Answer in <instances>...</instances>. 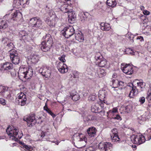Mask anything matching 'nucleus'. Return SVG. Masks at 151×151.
I'll return each mask as SVG.
<instances>
[{"label": "nucleus", "mask_w": 151, "mask_h": 151, "mask_svg": "<svg viewBox=\"0 0 151 151\" xmlns=\"http://www.w3.org/2000/svg\"><path fill=\"white\" fill-rule=\"evenodd\" d=\"M100 25L101 29L102 30L108 31L111 28L110 24L107 23H101Z\"/></svg>", "instance_id": "obj_19"}, {"label": "nucleus", "mask_w": 151, "mask_h": 151, "mask_svg": "<svg viewBox=\"0 0 151 151\" xmlns=\"http://www.w3.org/2000/svg\"><path fill=\"white\" fill-rule=\"evenodd\" d=\"M125 52L127 54L132 55V50L130 48H127L125 51Z\"/></svg>", "instance_id": "obj_43"}, {"label": "nucleus", "mask_w": 151, "mask_h": 151, "mask_svg": "<svg viewBox=\"0 0 151 151\" xmlns=\"http://www.w3.org/2000/svg\"><path fill=\"white\" fill-rule=\"evenodd\" d=\"M70 97L74 101H77L80 98L79 95H70Z\"/></svg>", "instance_id": "obj_34"}, {"label": "nucleus", "mask_w": 151, "mask_h": 151, "mask_svg": "<svg viewBox=\"0 0 151 151\" xmlns=\"http://www.w3.org/2000/svg\"><path fill=\"white\" fill-rule=\"evenodd\" d=\"M77 137L78 141H84L85 142H86V139L84 134H78Z\"/></svg>", "instance_id": "obj_26"}, {"label": "nucleus", "mask_w": 151, "mask_h": 151, "mask_svg": "<svg viewBox=\"0 0 151 151\" xmlns=\"http://www.w3.org/2000/svg\"><path fill=\"white\" fill-rule=\"evenodd\" d=\"M14 2L17 6L27 4V0H14Z\"/></svg>", "instance_id": "obj_23"}, {"label": "nucleus", "mask_w": 151, "mask_h": 151, "mask_svg": "<svg viewBox=\"0 0 151 151\" xmlns=\"http://www.w3.org/2000/svg\"><path fill=\"white\" fill-rule=\"evenodd\" d=\"M134 130H133V132ZM133 137L134 142V144L137 145H140L144 143L145 142V138L144 136L142 135H140L138 136V135L133 134Z\"/></svg>", "instance_id": "obj_9"}, {"label": "nucleus", "mask_w": 151, "mask_h": 151, "mask_svg": "<svg viewBox=\"0 0 151 151\" xmlns=\"http://www.w3.org/2000/svg\"><path fill=\"white\" fill-rule=\"evenodd\" d=\"M137 40H139V41L141 42H143L144 41L143 37L142 36H137L136 38Z\"/></svg>", "instance_id": "obj_48"}, {"label": "nucleus", "mask_w": 151, "mask_h": 151, "mask_svg": "<svg viewBox=\"0 0 151 151\" xmlns=\"http://www.w3.org/2000/svg\"><path fill=\"white\" fill-rule=\"evenodd\" d=\"M70 8V6L66 4H63L61 7L60 9L61 11L64 13H68L70 11L69 9Z\"/></svg>", "instance_id": "obj_20"}, {"label": "nucleus", "mask_w": 151, "mask_h": 151, "mask_svg": "<svg viewBox=\"0 0 151 151\" xmlns=\"http://www.w3.org/2000/svg\"><path fill=\"white\" fill-rule=\"evenodd\" d=\"M102 58V56L101 55L100 56L96 57V58H95L96 60H100V59Z\"/></svg>", "instance_id": "obj_59"}, {"label": "nucleus", "mask_w": 151, "mask_h": 151, "mask_svg": "<svg viewBox=\"0 0 151 151\" xmlns=\"http://www.w3.org/2000/svg\"><path fill=\"white\" fill-rule=\"evenodd\" d=\"M9 52L10 54V59L19 56V54L17 51L14 50H11L9 51Z\"/></svg>", "instance_id": "obj_22"}, {"label": "nucleus", "mask_w": 151, "mask_h": 151, "mask_svg": "<svg viewBox=\"0 0 151 151\" xmlns=\"http://www.w3.org/2000/svg\"><path fill=\"white\" fill-rule=\"evenodd\" d=\"M147 94H151V89H150V90H148Z\"/></svg>", "instance_id": "obj_64"}, {"label": "nucleus", "mask_w": 151, "mask_h": 151, "mask_svg": "<svg viewBox=\"0 0 151 151\" xmlns=\"http://www.w3.org/2000/svg\"><path fill=\"white\" fill-rule=\"evenodd\" d=\"M116 81V83H119V86H123L124 85V82H123L121 81Z\"/></svg>", "instance_id": "obj_53"}, {"label": "nucleus", "mask_w": 151, "mask_h": 151, "mask_svg": "<svg viewBox=\"0 0 151 151\" xmlns=\"http://www.w3.org/2000/svg\"><path fill=\"white\" fill-rule=\"evenodd\" d=\"M22 145L23 148L26 150L29 151V150H30L32 149V147L31 146L27 145L24 143H23Z\"/></svg>", "instance_id": "obj_37"}, {"label": "nucleus", "mask_w": 151, "mask_h": 151, "mask_svg": "<svg viewBox=\"0 0 151 151\" xmlns=\"http://www.w3.org/2000/svg\"><path fill=\"white\" fill-rule=\"evenodd\" d=\"M112 118L114 119H116L120 120H121L122 119V118H121L120 116L118 114H117L115 116H113Z\"/></svg>", "instance_id": "obj_49"}, {"label": "nucleus", "mask_w": 151, "mask_h": 151, "mask_svg": "<svg viewBox=\"0 0 151 151\" xmlns=\"http://www.w3.org/2000/svg\"><path fill=\"white\" fill-rule=\"evenodd\" d=\"M138 93V89L136 88V86L134 85L133 83V94H137Z\"/></svg>", "instance_id": "obj_42"}, {"label": "nucleus", "mask_w": 151, "mask_h": 151, "mask_svg": "<svg viewBox=\"0 0 151 151\" xmlns=\"http://www.w3.org/2000/svg\"><path fill=\"white\" fill-rule=\"evenodd\" d=\"M45 135V133L44 132H42L41 133V135H40L41 137H44Z\"/></svg>", "instance_id": "obj_62"}, {"label": "nucleus", "mask_w": 151, "mask_h": 151, "mask_svg": "<svg viewBox=\"0 0 151 151\" xmlns=\"http://www.w3.org/2000/svg\"><path fill=\"white\" fill-rule=\"evenodd\" d=\"M6 132L9 136L12 137V139H14V138L20 139L21 137L18 134L17 130L14 127H8L6 129Z\"/></svg>", "instance_id": "obj_4"}, {"label": "nucleus", "mask_w": 151, "mask_h": 151, "mask_svg": "<svg viewBox=\"0 0 151 151\" xmlns=\"http://www.w3.org/2000/svg\"><path fill=\"white\" fill-rule=\"evenodd\" d=\"M85 151H93V148L92 147H90L88 148Z\"/></svg>", "instance_id": "obj_57"}, {"label": "nucleus", "mask_w": 151, "mask_h": 151, "mask_svg": "<svg viewBox=\"0 0 151 151\" xmlns=\"http://www.w3.org/2000/svg\"><path fill=\"white\" fill-rule=\"evenodd\" d=\"M147 133L148 131H147L144 133L145 136H144V137H145V140H149L151 138V130L150 131L149 134H147Z\"/></svg>", "instance_id": "obj_31"}, {"label": "nucleus", "mask_w": 151, "mask_h": 151, "mask_svg": "<svg viewBox=\"0 0 151 151\" xmlns=\"http://www.w3.org/2000/svg\"><path fill=\"white\" fill-rule=\"evenodd\" d=\"M147 49L150 52H151V45H149L147 46Z\"/></svg>", "instance_id": "obj_55"}, {"label": "nucleus", "mask_w": 151, "mask_h": 151, "mask_svg": "<svg viewBox=\"0 0 151 151\" xmlns=\"http://www.w3.org/2000/svg\"><path fill=\"white\" fill-rule=\"evenodd\" d=\"M48 15L44 17L45 21L50 26H53L55 24V15L51 12L49 13Z\"/></svg>", "instance_id": "obj_7"}, {"label": "nucleus", "mask_w": 151, "mask_h": 151, "mask_svg": "<svg viewBox=\"0 0 151 151\" xmlns=\"http://www.w3.org/2000/svg\"><path fill=\"white\" fill-rule=\"evenodd\" d=\"M98 107H97L96 105L93 106L92 107V111L93 112H94L96 110H98Z\"/></svg>", "instance_id": "obj_46"}, {"label": "nucleus", "mask_w": 151, "mask_h": 151, "mask_svg": "<svg viewBox=\"0 0 151 151\" xmlns=\"http://www.w3.org/2000/svg\"><path fill=\"white\" fill-rule=\"evenodd\" d=\"M75 32V30L72 26L66 27L61 31V34L65 38H68L73 35Z\"/></svg>", "instance_id": "obj_6"}, {"label": "nucleus", "mask_w": 151, "mask_h": 151, "mask_svg": "<svg viewBox=\"0 0 151 151\" xmlns=\"http://www.w3.org/2000/svg\"><path fill=\"white\" fill-rule=\"evenodd\" d=\"M117 81H118V80L117 79H116L113 80L112 81L113 87L114 88H117L119 86V83H116Z\"/></svg>", "instance_id": "obj_38"}, {"label": "nucleus", "mask_w": 151, "mask_h": 151, "mask_svg": "<svg viewBox=\"0 0 151 151\" xmlns=\"http://www.w3.org/2000/svg\"><path fill=\"white\" fill-rule=\"evenodd\" d=\"M106 4L108 6L114 7L116 5V3L115 0H107Z\"/></svg>", "instance_id": "obj_25"}, {"label": "nucleus", "mask_w": 151, "mask_h": 151, "mask_svg": "<svg viewBox=\"0 0 151 151\" xmlns=\"http://www.w3.org/2000/svg\"><path fill=\"white\" fill-rule=\"evenodd\" d=\"M89 100L92 101H94L95 99V95H90L89 96Z\"/></svg>", "instance_id": "obj_47"}, {"label": "nucleus", "mask_w": 151, "mask_h": 151, "mask_svg": "<svg viewBox=\"0 0 151 151\" xmlns=\"http://www.w3.org/2000/svg\"><path fill=\"white\" fill-rule=\"evenodd\" d=\"M137 86L141 88L144 87L145 85V83L142 82H137Z\"/></svg>", "instance_id": "obj_36"}, {"label": "nucleus", "mask_w": 151, "mask_h": 151, "mask_svg": "<svg viewBox=\"0 0 151 151\" xmlns=\"http://www.w3.org/2000/svg\"><path fill=\"white\" fill-rule=\"evenodd\" d=\"M111 137L112 141L114 142L118 141L120 140V139L118 137V135H111Z\"/></svg>", "instance_id": "obj_33"}, {"label": "nucleus", "mask_w": 151, "mask_h": 151, "mask_svg": "<svg viewBox=\"0 0 151 151\" xmlns=\"http://www.w3.org/2000/svg\"><path fill=\"white\" fill-rule=\"evenodd\" d=\"M19 36L23 40L26 39L27 37V34L25 31H22L20 32Z\"/></svg>", "instance_id": "obj_30"}, {"label": "nucleus", "mask_w": 151, "mask_h": 151, "mask_svg": "<svg viewBox=\"0 0 151 151\" xmlns=\"http://www.w3.org/2000/svg\"><path fill=\"white\" fill-rule=\"evenodd\" d=\"M112 145L109 142L100 143L98 145V149L102 151H107L110 149Z\"/></svg>", "instance_id": "obj_12"}, {"label": "nucleus", "mask_w": 151, "mask_h": 151, "mask_svg": "<svg viewBox=\"0 0 151 151\" xmlns=\"http://www.w3.org/2000/svg\"><path fill=\"white\" fill-rule=\"evenodd\" d=\"M44 109L46 111L53 117H55V115L47 107L46 103L45 104V106L44 107Z\"/></svg>", "instance_id": "obj_29"}, {"label": "nucleus", "mask_w": 151, "mask_h": 151, "mask_svg": "<svg viewBox=\"0 0 151 151\" xmlns=\"http://www.w3.org/2000/svg\"><path fill=\"white\" fill-rule=\"evenodd\" d=\"M4 17L8 18L7 20L8 22H11L12 20L13 21H17L22 17V14L19 11H16L11 15H6Z\"/></svg>", "instance_id": "obj_5"}, {"label": "nucleus", "mask_w": 151, "mask_h": 151, "mask_svg": "<svg viewBox=\"0 0 151 151\" xmlns=\"http://www.w3.org/2000/svg\"><path fill=\"white\" fill-rule=\"evenodd\" d=\"M145 98L144 97H142L139 99V101L141 104H143L145 102Z\"/></svg>", "instance_id": "obj_45"}, {"label": "nucleus", "mask_w": 151, "mask_h": 151, "mask_svg": "<svg viewBox=\"0 0 151 151\" xmlns=\"http://www.w3.org/2000/svg\"><path fill=\"white\" fill-rule=\"evenodd\" d=\"M8 27V24L5 21L0 19V29H5Z\"/></svg>", "instance_id": "obj_21"}, {"label": "nucleus", "mask_w": 151, "mask_h": 151, "mask_svg": "<svg viewBox=\"0 0 151 151\" xmlns=\"http://www.w3.org/2000/svg\"><path fill=\"white\" fill-rule=\"evenodd\" d=\"M0 71H4L8 73H10L12 76L16 75L13 64L9 62L3 63L0 65Z\"/></svg>", "instance_id": "obj_2"}, {"label": "nucleus", "mask_w": 151, "mask_h": 151, "mask_svg": "<svg viewBox=\"0 0 151 151\" xmlns=\"http://www.w3.org/2000/svg\"><path fill=\"white\" fill-rule=\"evenodd\" d=\"M75 37L76 39L80 42H82L84 40L83 36L81 32L75 33Z\"/></svg>", "instance_id": "obj_18"}, {"label": "nucleus", "mask_w": 151, "mask_h": 151, "mask_svg": "<svg viewBox=\"0 0 151 151\" xmlns=\"http://www.w3.org/2000/svg\"><path fill=\"white\" fill-rule=\"evenodd\" d=\"M130 64H122L121 68L123 72L127 75H130L132 74V67L128 66Z\"/></svg>", "instance_id": "obj_11"}, {"label": "nucleus", "mask_w": 151, "mask_h": 151, "mask_svg": "<svg viewBox=\"0 0 151 151\" xmlns=\"http://www.w3.org/2000/svg\"><path fill=\"white\" fill-rule=\"evenodd\" d=\"M29 24L32 29H37L42 27V22L39 18L35 17L31 19Z\"/></svg>", "instance_id": "obj_3"}, {"label": "nucleus", "mask_w": 151, "mask_h": 151, "mask_svg": "<svg viewBox=\"0 0 151 151\" xmlns=\"http://www.w3.org/2000/svg\"><path fill=\"white\" fill-rule=\"evenodd\" d=\"M23 120L27 122V126L29 127L34 125L36 122L35 115L34 114H32L29 116H25L24 117Z\"/></svg>", "instance_id": "obj_8"}, {"label": "nucleus", "mask_w": 151, "mask_h": 151, "mask_svg": "<svg viewBox=\"0 0 151 151\" xmlns=\"http://www.w3.org/2000/svg\"><path fill=\"white\" fill-rule=\"evenodd\" d=\"M137 82H139V81L137 79L135 80V81H133V85L135 86L137 84Z\"/></svg>", "instance_id": "obj_56"}, {"label": "nucleus", "mask_w": 151, "mask_h": 151, "mask_svg": "<svg viewBox=\"0 0 151 151\" xmlns=\"http://www.w3.org/2000/svg\"><path fill=\"white\" fill-rule=\"evenodd\" d=\"M130 35H129V34H128L127 35H126V37L128 38L130 40H131V35L130 34Z\"/></svg>", "instance_id": "obj_61"}, {"label": "nucleus", "mask_w": 151, "mask_h": 151, "mask_svg": "<svg viewBox=\"0 0 151 151\" xmlns=\"http://www.w3.org/2000/svg\"><path fill=\"white\" fill-rule=\"evenodd\" d=\"M57 68L61 73H65L68 71V68L67 65L63 63L60 62L58 64Z\"/></svg>", "instance_id": "obj_13"}, {"label": "nucleus", "mask_w": 151, "mask_h": 151, "mask_svg": "<svg viewBox=\"0 0 151 151\" xmlns=\"http://www.w3.org/2000/svg\"><path fill=\"white\" fill-rule=\"evenodd\" d=\"M2 42L4 44H5L7 43H8L10 41L8 38L5 37L2 38Z\"/></svg>", "instance_id": "obj_39"}, {"label": "nucleus", "mask_w": 151, "mask_h": 151, "mask_svg": "<svg viewBox=\"0 0 151 151\" xmlns=\"http://www.w3.org/2000/svg\"><path fill=\"white\" fill-rule=\"evenodd\" d=\"M143 12L144 14L145 15H149L150 14V12L147 10H144Z\"/></svg>", "instance_id": "obj_52"}, {"label": "nucleus", "mask_w": 151, "mask_h": 151, "mask_svg": "<svg viewBox=\"0 0 151 151\" xmlns=\"http://www.w3.org/2000/svg\"><path fill=\"white\" fill-rule=\"evenodd\" d=\"M140 8L143 11L144 10V9H145V7L143 6H140Z\"/></svg>", "instance_id": "obj_63"}, {"label": "nucleus", "mask_w": 151, "mask_h": 151, "mask_svg": "<svg viewBox=\"0 0 151 151\" xmlns=\"http://www.w3.org/2000/svg\"><path fill=\"white\" fill-rule=\"evenodd\" d=\"M11 59L12 63L14 64H17L20 62V58L19 56L14 57V58H11Z\"/></svg>", "instance_id": "obj_28"}, {"label": "nucleus", "mask_w": 151, "mask_h": 151, "mask_svg": "<svg viewBox=\"0 0 151 151\" xmlns=\"http://www.w3.org/2000/svg\"><path fill=\"white\" fill-rule=\"evenodd\" d=\"M75 18L76 17L73 12L70 11L68 13V21L70 23H73L75 20Z\"/></svg>", "instance_id": "obj_15"}, {"label": "nucleus", "mask_w": 151, "mask_h": 151, "mask_svg": "<svg viewBox=\"0 0 151 151\" xmlns=\"http://www.w3.org/2000/svg\"><path fill=\"white\" fill-rule=\"evenodd\" d=\"M50 37V34H47L43 37L44 40L41 44V49L44 52H46L49 50L52 45V43Z\"/></svg>", "instance_id": "obj_1"}, {"label": "nucleus", "mask_w": 151, "mask_h": 151, "mask_svg": "<svg viewBox=\"0 0 151 151\" xmlns=\"http://www.w3.org/2000/svg\"><path fill=\"white\" fill-rule=\"evenodd\" d=\"M6 46L8 47V48H9V50H13L12 49L14 48V45L12 42L8 43L7 44Z\"/></svg>", "instance_id": "obj_40"}, {"label": "nucleus", "mask_w": 151, "mask_h": 151, "mask_svg": "<svg viewBox=\"0 0 151 151\" xmlns=\"http://www.w3.org/2000/svg\"><path fill=\"white\" fill-rule=\"evenodd\" d=\"M87 132L89 136L93 137L96 135V129L94 127H91L87 130Z\"/></svg>", "instance_id": "obj_17"}, {"label": "nucleus", "mask_w": 151, "mask_h": 151, "mask_svg": "<svg viewBox=\"0 0 151 151\" xmlns=\"http://www.w3.org/2000/svg\"><path fill=\"white\" fill-rule=\"evenodd\" d=\"M98 65L99 66L103 67L106 65L107 64V61L106 59H103L98 63Z\"/></svg>", "instance_id": "obj_27"}, {"label": "nucleus", "mask_w": 151, "mask_h": 151, "mask_svg": "<svg viewBox=\"0 0 151 151\" xmlns=\"http://www.w3.org/2000/svg\"><path fill=\"white\" fill-rule=\"evenodd\" d=\"M84 15L83 16V17H84V16L86 17V18H87V15H89V14L88 13H86V14L84 13Z\"/></svg>", "instance_id": "obj_60"}, {"label": "nucleus", "mask_w": 151, "mask_h": 151, "mask_svg": "<svg viewBox=\"0 0 151 151\" xmlns=\"http://www.w3.org/2000/svg\"><path fill=\"white\" fill-rule=\"evenodd\" d=\"M8 88L7 87L3 86H0V93H3L7 91Z\"/></svg>", "instance_id": "obj_32"}, {"label": "nucleus", "mask_w": 151, "mask_h": 151, "mask_svg": "<svg viewBox=\"0 0 151 151\" xmlns=\"http://www.w3.org/2000/svg\"><path fill=\"white\" fill-rule=\"evenodd\" d=\"M0 104L3 105L6 104L5 101V100L3 99H0Z\"/></svg>", "instance_id": "obj_50"}, {"label": "nucleus", "mask_w": 151, "mask_h": 151, "mask_svg": "<svg viewBox=\"0 0 151 151\" xmlns=\"http://www.w3.org/2000/svg\"><path fill=\"white\" fill-rule=\"evenodd\" d=\"M19 101V104L21 106H23L26 104L27 100L26 95H19L18 96Z\"/></svg>", "instance_id": "obj_16"}, {"label": "nucleus", "mask_w": 151, "mask_h": 151, "mask_svg": "<svg viewBox=\"0 0 151 151\" xmlns=\"http://www.w3.org/2000/svg\"><path fill=\"white\" fill-rule=\"evenodd\" d=\"M117 111V109L116 108H114L112 110H110L107 112L108 114H111L113 116V113H116Z\"/></svg>", "instance_id": "obj_41"}, {"label": "nucleus", "mask_w": 151, "mask_h": 151, "mask_svg": "<svg viewBox=\"0 0 151 151\" xmlns=\"http://www.w3.org/2000/svg\"><path fill=\"white\" fill-rule=\"evenodd\" d=\"M65 55H63L61 56V57H59L58 58V59L59 60L61 61L62 62V63H63L65 62Z\"/></svg>", "instance_id": "obj_44"}, {"label": "nucleus", "mask_w": 151, "mask_h": 151, "mask_svg": "<svg viewBox=\"0 0 151 151\" xmlns=\"http://www.w3.org/2000/svg\"><path fill=\"white\" fill-rule=\"evenodd\" d=\"M18 74L19 77H20L21 78H24L26 79V76L25 71H24L22 72L19 71L18 73Z\"/></svg>", "instance_id": "obj_35"}, {"label": "nucleus", "mask_w": 151, "mask_h": 151, "mask_svg": "<svg viewBox=\"0 0 151 151\" xmlns=\"http://www.w3.org/2000/svg\"><path fill=\"white\" fill-rule=\"evenodd\" d=\"M39 55L36 54H32L29 56V59L33 63L35 64L39 60Z\"/></svg>", "instance_id": "obj_14"}, {"label": "nucleus", "mask_w": 151, "mask_h": 151, "mask_svg": "<svg viewBox=\"0 0 151 151\" xmlns=\"http://www.w3.org/2000/svg\"><path fill=\"white\" fill-rule=\"evenodd\" d=\"M25 72L26 76V79L30 78L32 76L33 70L32 69L29 68Z\"/></svg>", "instance_id": "obj_24"}, {"label": "nucleus", "mask_w": 151, "mask_h": 151, "mask_svg": "<svg viewBox=\"0 0 151 151\" xmlns=\"http://www.w3.org/2000/svg\"><path fill=\"white\" fill-rule=\"evenodd\" d=\"M112 132L113 133V134L112 135H116L117 134V131L116 129H113L112 130Z\"/></svg>", "instance_id": "obj_51"}, {"label": "nucleus", "mask_w": 151, "mask_h": 151, "mask_svg": "<svg viewBox=\"0 0 151 151\" xmlns=\"http://www.w3.org/2000/svg\"><path fill=\"white\" fill-rule=\"evenodd\" d=\"M101 55L100 52L96 53L95 55V58H96V57H100Z\"/></svg>", "instance_id": "obj_54"}, {"label": "nucleus", "mask_w": 151, "mask_h": 151, "mask_svg": "<svg viewBox=\"0 0 151 151\" xmlns=\"http://www.w3.org/2000/svg\"><path fill=\"white\" fill-rule=\"evenodd\" d=\"M40 72L46 78H49L51 76V70L49 67H44L40 70Z\"/></svg>", "instance_id": "obj_10"}, {"label": "nucleus", "mask_w": 151, "mask_h": 151, "mask_svg": "<svg viewBox=\"0 0 151 151\" xmlns=\"http://www.w3.org/2000/svg\"><path fill=\"white\" fill-rule=\"evenodd\" d=\"M147 98L148 101H151V95H148Z\"/></svg>", "instance_id": "obj_58"}]
</instances>
